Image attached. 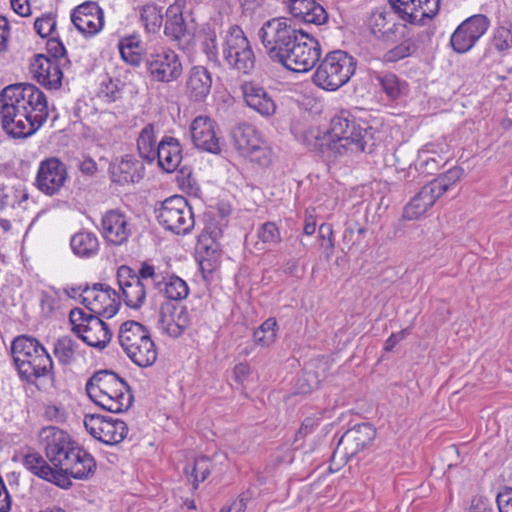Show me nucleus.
Listing matches in <instances>:
<instances>
[{
	"mask_svg": "<svg viewBox=\"0 0 512 512\" xmlns=\"http://www.w3.org/2000/svg\"><path fill=\"white\" fill-rule=\"evenodd\" d=\"M316 145L320 152L331 151L335 155L348 152H369L375 146L372 127H361L346 111H341L330 122V128L323 137H316Z\"/></svg>",
	"mask_w": 512,
	"mask_h": 512,
	"instance_id": "nucleus-1",
	"label": "nucleus"
},
{
	"mask_svg": "<svg viewBox=\"0 0 512 512\" xmlns=\"http://www.w3.org/2000/svg\"><path fill=\"white\" fill-rule=\"evenodd\" d=\"M11 352L21 380L34 384V379L46 375L54 378L52 358L35 337L25 334L15 337Z\"/></svg>",
	"mask_w": 512,
	"mask_h": 512,
	"instance_id": "nucleus-2",
	"label": "nucleus"
},
{
	"mask_svg": "<svg viewBox=\"0 0 512 512\" xmlns=\"http://www.w3.org/2000/svg\"><path fill=\"white\" fill-rule=\"evenodd\" d=\"M356 67V58L347 51H330L322 60L320 59L313 74V82L324 90L336 91L348 83L355 74Z\"/></svg>",
	"mask_w": 512,
	"mask_h": 512,
	"instance_id": "nucleus-3",
	"label": "nucleus"
},
{
	"mask_svg": "<svg viewBox=\"0 0 512 512\" xmlns=\"http://www.w3.org/2000/svg\"><path fill=\"white\" fill-rule=\"evenodd\" d=\"M289 19L280 17L266 21L258 32V36L266 50L267 55L273 62L285 64L292 46L299 38V31L289 23Z\"/></svg>",
	"mask_w": 512,
	"mask_h": 512,
	"instance_id": "nucleus-4",
	"label": "nucleus"
},
{
	"mask_svg": "<svg viewBox=\"0 0 512 512\" xmlns=\"http://www.w3.org/2000/svg\"><path fill=\"white\" fill-rule=\"evenodd\" d=\"M100 317L88 314L79 307L71 309L69 313L72 332L87 345L103 350L110 343L113 333L108 324Z\"/></svg>",
	"mask_w": 512,
	"mask_h": 512,
	"instance_id": "nucleus-5",
	"label": "nucleus"
},
{
	"mask_svg": "<svg viewBox=\"0 0 512 512\" xmlns=\"http://www.w3.org/2000/svg\"><path fill=\"white\" fill-rule=\"evenodd\" d=\"M156 212L158 222L177 235L190 233L195 225L192 207L184 196L174 195L165 199Z\"/></svg>",
	"mask_w": 512,
	"mask_h": 512,
	"instance_id": "nucleus-6",
	"label": "nucleus"
},
{
	"mask_svg": "<svg viewBox=\"0 0 512 512\" xmlns=\"http://www.w3.org/2000/svg\"><path fill=\"white\" fill-rule=\"evenodd\" d=\"M0 97L25 106L38 125H43L48 118L49 110L46 95L37 86L31 83H15L6 86L0 91Z\"/></svg>",
	"mask_w": 512,
	"mask_h": 512,
	"instance_id": "nucleus-7",
	"label": "nucleus"
},
{
	"mask_svg": "<svg viewBox=\"0 0 512 512\" xmlns=\"http://www.w3.org/2000/svg\"><path fill=\"white\" fill-rule=\"evenodd\" d=\"M0 119L3 130L13 138H27L42 126L35 123L25 106L6 97H0Z\"/></svg>",
	"mask_w": 512,
	"mask_h": 512,
	"instance_id": "nucleus-8",
	"label": "nucleus"
},
{
	"mask_svg": "<svg viewBox=\"0 0 512 512\" xmlns=\"http://www.w3.org/2000/svg\"><path fill=\"white\" fill-rule=\"evenodd\" d=\"M39 439L47 460L55 470H60L78 447L66 431L56 426L42 428Z\"/></svg>",
	"mask_w": 512,
	"mask_h": 512,
	"instance_id": "nucleus-9",
	"label": "nucleus"
},
{
	"mask_svg": "<svg viewBox=\"0 0 512 512\" xmlns=\"http://www.w3.org/2000/svg\"><path fill=\"white\" fill-rule=\"evenodd\" d=\"M376 437V429L368 422L354 425L339 439L332 459L347 463L364 449L370 447Z\"/></svg>",
	"mask_w": 512,
	"mask_h": 512,
	"instance_id": "nucleus-10",
	"label": "nucleus"
},
{
	"mask_svg": "<svg viewBox=\"0 0 512 512\" xmlns=\"http://www.w3.org/2000/svg\"><path fill=\"white\" fill-rule=\"evenodd\" d=\"M148 77L155 82L170 83L182 74L179 56L170 49H161L144 55Z\"/></svg>",
	"mask_w": 512,
	"mask_h": 512,
	"instance_id": "nucleus-11",
	"label": "nucleus"
},
{
	"mask_svg": "<svg viewBox=\"0 0 512 512\" xmlns=\"http://www.w3.org/2000/svg\"><path fill=\"white\" fill-rule=\"evenodd\" d=\"M297 39L289 58L285 61L283 67L286 69L301 73L311 70L320 61L321 45L319 41L307 31H299Z\"/></svg>",
	"mask_w": 512,
	"mask_h": 512,
	"instance_id": "nucleus-12",
	"label": "nucleus"
},
{
	"mask_svg": "<svg viewBox=\"0 0 512 512\" xmlns=\"http://www.w3.org/2000/svg\"><path fill=\"white\" fill-rule=\"evenodd\" d=\"M97 468L94 457L82 447H77L75 453L57 470V481L54 485L61 489H70L73 485L70 478L88 480L95 474Z\"/></svg>",
	"mask_w": 512,
	"mask_h": 512,
	"instance_id": "nucleus-13",
	"label": "nucleus"
},
{
	"mask_svg": "<svg viewBox=\"0 0 512 512\" xmlns=\"http://www.w3.org/2000/svg\"><path fill=\"white\" fill-rule=\"evenodd\" d=\"M225 60L229 65L244 74L255 66V56L250 43L240 27H232L226 37L223 49Z\"/></svg>",
	"mask_w": 512,
	"mask_h": 512,
	"instance_id": "nucleus-14",
	"label": "nucleus"
},
{
	"mask_svg": "<svg viewBox=\"0 0 512 512\" xmlns=\"http://www.w3.org/2000/svg\"><path fill=\"white\" fill-rule=\"evenodd\" d=\"M490 21L483 14L473 15L464 20L450 38L452 49L459 54L468 52L488 30Z\"/></svg>",
	"mask_w": 512,
	"mask_h": 512,
	"instance_id": "nucleus-15",
	"label": "nucleus"
},
{
	"mask_svg": "<svg viewBox=\"0 0 512 512\" xmlns=\"http://www.w3.org/2000/svg\"><path fill=\"white\" fill-rule=\"evenodd\" d=\"M67 178L66 164L59 158L50 157L40 162L35 185L43 194L54 196L60 192Z\"/></svg>",
	"mask_w": 512,
	"mask_h": 512,
	"instance_id": "nucleus-16",
	"label": "nucleus"
},
{
	"mask_svg": "<svg viewBox=\"0 0 512 512\" xmlns=\"http://www.w3.org/2000/svg\"><path fill=\"white\" fill-rule=\"evenodd\" d=\"M158 166L167 173L178 170V181L182 183L192 175L191 168L180 166L182 161V146L178 139L172 136H164L156 148Z\"/></svg>",
	"mask_w": 512,
	"mask_h": 512,
	"instance_id": "nucleus-17",
	"label": "nucleus"
},
{
	"mask_svg": "<svg viewBox=\"0 0 512 512\" xmlns=\"http://www.w3.org/2000/svg\"><path fill=\"white\" fill-rule=\"evenodd\" d=\"M96 385L98 394L92 393L95 397L108 395L115 399H125L128 394L133 393L130 385L112 370H99L93 373L88 379L85 390L91 393L92 386Z\"/></svg>",
	"mask_w": 512,
	"mask_h": 512,
	"instance_id": "nucleus-18",
	"label": "nucleus"
},
{
	"mask_svg": "<svg viewBox=\"0 0 512 512\" xmlns=\"http://www.w3.org/2000/svg\"><path fill=\"white\" fill-rule=\"evenodd\" d=\"M116 277L125 305L135 310L141 308L146 299V288L144 282L136 277V271L128 265H121Z\"/></svg>",
	"mask_w": 512,
	"mask_h": 512,
	"instance_id": "nucleus-19",
	"label": "nucleus"
},
{
	"mask_svg": "<svg viewBox=\"0 0 512 512\" xmlns=\"http://www.w3.org/2000/svg\"><path fill=\"white\" fill-rule=\"evenodd\" d=\"M215 129L216 123L208 116L196 117L190 126L194 146L212 154H219L221 146Z\"/></svg>",
	"mask_w": 512,
	"mask_h": 512,
	"instance_id": "nucleus-20",
	"label": "nucleus"
},
{
	"mask_svg": "<svg viewBox=\"0 0 512 512\" xmlns=\"http://www.w3.org/2000/svg\"><path fill=\"white\" fill-rule=\"evenodd\" d=\"M61 63L53 61L44 54L34 56L31 63V72L37 82L47 89L58 90L62 86L63 72Z\"/></svg>",
	"mask_w": 512,
	"mask_h": 512,
	"instance_id": "nucleus-21",
	"label": "nucleus"
},
{
	"mask_svg": "<svg viewBox=\"0 0 512 512\" xmlns=\"http://www.w3.org/2000/svg\"><path fill=\"white\" fill-rule=\"evenodd\" d=\"M159 325L171 337H179L189 326V314L185 307H177L170 301L160 306Z\"/></svg>",
	"mask_w": 512,
	"mask_h": 512,
	"instance_id": "nucleus-22",
	"label": "nucleus"
},
{
	"mask_svg": "<svg viewBox=\"0 0 512 512\" xmlns=\"http://www.w3.org/2000/svg\"><path fill=\"white\" fill-rule=\"evenodd\" d=\"M185 0H176L166 10L164 33L174 41H181L194 34V26L183 15Z\"/></svg>",
	"mask_w": 512,
	"mask_h": 512,
	"instance_id": "nucleus-23",
	"label": "nucleus"
},
{
	"mask_svg": "<svg viewBox=\"0 0 512 512\" xmlns=\"http://www.w3.org/2000/svg\"><path fill=\"white\" fill-rule=\"evenodd\" d=\"M245 103L262 116H271L276 111V104L271 95L259 83L245 81L241 84Z\"/></svg>",
	"mask_w": 512,
	"mask_h": 512,
	"instance_id": "nucleus-24",
	"label": "nucleus"
},
{
	"mask_svg": "<svg viewBox=\"0 0 512 512\" xmlns=\"http://www.w3.org/2000/svg\"><path fill=\"white\" fill-rule=\"evenodd\" d=\"M104 238L113 245H121L131 235L129 222L124 213L119 210H109L102 217Z\"/></svg>",
	"mask_w": 512,
	"mask_h": 512,
	"instance_id": "nucleus-25",
	"label": "nucleus"
},
{
	"mask_svg": "<svg viewBox=\"0 0 512 512\" xmlns=\"http://www.w3.org/2000/svg\"><path fill=\"white\" fill-rule=\"evenodd\" d=\"M212 87V76L207 68L193 66L187 75L185 93L192 102H204L210 94Z\"/></svg>",
	"mask_w": 512,
	"mask_h": 512,
	"instance_id": "nucleus-26",
	"label": "nucleus"
},
{
	"mask_svg": "<svg viewBox=\"0 0 512 512\" xmlns=\"http://www.w3.org/2000/svg\"><path fill=\"white\" fill-rule=\"evenodd\" d=\"M438 187L431 182L424 185L404 207L403 217L407 220H414L425 214L442 196Z\"/></svg>",
	"mask_w": 512,
	"mask_h": 512,
	"instance_id": "nucleus-27",
	"label": "nucleus"
},
{
	"mask_svg": "<svg viewBox=\"0 0 512 512\" xmlns=\"http://www.w3.org/2000/svg\"><path fill=\"white\" fill-rule=\"evenodd\" d=\"M290 14L303 22L322 25L328 21V13L315 0H287Z\"/></svg>",
	"mask_w": 512,
	"mask_h": 512,
	"instance_id": "nucleus-28",
	"label": "nucleus"
},
{
	"mask_svg": "<svg viewBox=\"0 0 512 512\" xmlns=\"http://www.w3.org/2000/svg\"><path fill=\"white\" fill-rule=\"evenodd\" d=\"M111 181L119 185L137 183L144 177L145 167L137 159L126 155L119 164H112L109 168Z\"/></svg>",
	"mask_w": 512,
	"mask_h": 512,
	"instance_id": "nucleus-29",
	"label": "nucleus"
},
{
	"mask_svg": "<svg viewBox=\"0 0 512 512\" xmlns=\"http://www.w3.org/2000/svg\"><path fill=\"white\" fill-rule=\"evenodd\" d=\"M232 138L236 149L241 154H254V152L262 151L261 140L254 126L248 123H241L232 131Z\"/></svg>",
	"mask_w": 512,
	"mask_h": 512,
	"instance_id": "nucleus-30",
	"label": "nucleus"
},
{
	"mask_svg": "<svg viewBox=\"0 0 512 512\" xmlns=\"http://www.w3.org/2000/svg\"><path fill=\"white\" fill-rule=\"evenodd\" d=\"M151 337L149 330L141 323L127 320L121 324L118 332V341L125 353L137 348L145 339Z\"/></svg>",
	"mask_w": 512,
	"mask_h": 512,
	"instance_id": "nucleus-31",
	"label": "nucleus"
},
{
	"mask_svg": "<svg viewBox=\"0 0 512 512\" xmlns=\"http://www.w3.org/2000/svg\"><path fill=\"white\" fill-rule=\"evenodd\" d=\"M414 6L411 12H403L402 20L413 25H424L426 20H432L439 12L441 0H411Z\"/></svg>",
	"mask_w": 512,
	"mask_h": 512,
	"instance_id": "nucleus-32",
	"label": "nucleus"
},
{
	"mask_svg": "<svg viewBox=\"0 0 512 512\" xmlns=\"http://www.w3.org/2000/svg\"><path fill=\"white\" fill-rule=\"evenodd\" d=\"M94 307H90L89 314L105 317L115 316L121 306L120 296L113 288H105V293H94Z\"/></svg>",
	"mask_w": 512,
	"mask_h": 512,
	"instance_id": "nucleus-33",
	"label": "nucleus"
},
{
	"mask_svg": "<svg viewBox=\"0 0 512 512\" xmlns=\"http://www.w3.org/2000/svg\"><path fill=\"white\" fill-rule=\"evenodd\" d=\"M100 431L96 440L106 445H117L122 442L128 434L127 424L120 419H113L112 417L106 418L98 428Z\"/></svg>",
	"mask_w": 512,
	"mask_h": 512,
	"instance_id": "nucleus-34",
	"label": "nucleus"
},
{
	"mask_svg": "<svg viewBox=\"0 0 512 512\" xmlns=\"http://www.w3.org/2000/svg\"><path fill=\"white\" fill-rule=\"evenodd\" d=\"M369 24L378 39H390L397 31L396 15L391 11L373 12Z\"/></svg>",
	"mask_w": 512,
	"mask_h": 512,
	"instance_id": "nucleus-35",
	"label": "nucleus"
},
{
	"mask_svg": "<svg viewBox=\"0 0 512 512\" xmlns=\"http://www.w3.org/2000/svg\"><path fill=\"white\" fill-rule=\"evenodd\" d=\"M23 464L35 476L46 480L52 484L57 481V470L38 453L31 452L24 456Z\"/></svg>",
	"mask_w": 512,
	"mask_h": 512,
	"instance_id": "nucleus-36",
	"label": "nucleus"
},
{
	"mask_svg": "<svg viewBox=\"0 0 512 512\" xmlns=\"http://www.w3.org/2000/svg\"><path fill=\"white\" fill-rule=\"evenodd\" d=\"M70 246L75 255L88 258L97 254L99 241L94 233L81 231L72 236Z\"/></svg>",
	"mask_w": 512,
	"mask_h": 512,
	"instance_id": "nucleus-37",
	"label": "nucleus"
},
{
	"mask_svg": "<svg viewBox=\"0 0 512 512\" xmlns=\"http://www.w3.org/2000/svg\"><path fill=\"white\" fill-rule=\"evenodd\" d=\"M130 360L141 368L152 366L157 360V349L154 341L149 337L144 338L142 344L126 353Z\"/></svg>",
	"mask_w": 512,
	"mask_h": 512,
	"instance_id": "nucleus-38",
	"label": "nucleus"
},
{
	"mask_svg": "<svg viewBox=\"0 0 512 512\" xmlns=\"http://www.w3.org/2000/svg\"><path fill=\"white\" fill-rule=\"evenodd\" d=\"M155 136L153 124H147L137 139V149L140 157L148 163H152L156 157Z\"/></svg>",
	"mask_w": 512,
	"mask_h": 512,
	"instance_id": "nucleus-39",
	"label": "nucleus"
},
{
	"mask_svg": "<svg viewBox=\"0 0 512 512\" xmlns=\"http://www.w3.org/2000/svg\"><path fill=\"white\" fill-rule=\"evenodd\" d=\"M71 21L77 30L85 36L97 34L104 26V13H94V15L71 17Z\"/></svg>",
	"mask_w": 512,
	"mask_h": 512,
	"instance_id": "nucleus-40",
	"label": "nucleus"
},
{
	"mask_svg": "<svg viewBox=\"0 0 512 512\" xmlns=\"http://www.w3.org/2000/svg\"><path fill=\"white\" fill-rule=\"evenodd\" d=\"M366 227L359 225L356 221L349 220L345 223V231L343 233L342 242L348 250L354 247H365Z\"/></svg>",
	"mask_w": 512,
	"mask_h": 512,
	"instance_id": "nucleus-41",
	"label": "nucleus"
},
{
	"mask_svg": "<svg viewBox=\"0 0 512 512\" xmlns=\"http://www.w3.org/2000/svg\"><path fill=\"white\" fill-rule=\"evenodd\" d=\"M162 292L168 299L167 301H180L188 296L189 287L183 279L176 275H171L168 279L164 277Z\"/></svg>",
	"mask_w": 512,
	"mask_h": 512,
	"instance_id": "nucleus-42",
	"label": "nucleus"
},
{
	"mask_svg": "<svg viewBox=\"0 0 512 512\" xmlns=\"http://www.w3.org/2000/svg\"><path fill=\"white\" fill-rule=\"evenodd\" d=\"M76 346L75 341L69 336H64L56 340L53 353L59 364L69 366L75 361Z\"/></svg>",
	"mask_w": 512,
	"mask_h": 512,
	"instance_id": "nucleus-43",
	"label": "nucleus"
},
{
	"mask_svg": "<svg viewBox=\"0 0 512 512\" xmlns=\"http://www.w3.org/2000/svg\"><path fill=\"white\" fill-rule=\"evenodd\" d=\"M277 321L275 318L265 320L253 333L254 341L257 345L268 347L276 340Z\"/></svg>",
	"mask_w": 512,
	"mask_h": 512,
	"instance_id": "nucleus-44",
	"label": "nucleus"
},
{
	"mask_svg": "<svg viewBox=\"0 0 512 512\" xmlns=\"http://www.w3.org/2000/svg\"><path fill=\"white\" fill-rule=\"evenodd\" d=\"M100 398L94 403L101 407L103 410H106L111 413H121L127 411L133 404L134 395L130 393L127 395L125 399H115L112 396L102 395Z\"/></svg>",
	"mask_w": 512,
	"mask_h": 512,
	"instance_id": "nucleus-45",
	"label": "nucleus"
},
{
	"mask_svg": "<svg viewBox=\"0 0 512 512\" xmlns=\"http://www.w3.org/2000/svg\"><path fill=\"white\" fill-rule=\"evenodd\" d=\"M464 170L460 166H455L445 173L438 175L435 179L430 181L435 186H439L440 194L446 193L452 185L458 182L463 176Z\"/></svg>",
	"mask_w": 512,
	"mask_h": 512,
	"instance_id": "nucleus-46",
	"label": "nucleus"
},
{
	"mask_svg": "<svg viewBox=\"0 0 512 512\" xmlns=\"http://www.w3.org/2000/svg\"><path fill=\"white\" fill-rule=\"evenodd\" d=\"M492 44L498 52L512 48V24L498 26L493 33Z\"/></svg>",
	"mask_w": 512,
	"mask_h": 512,
	"instance_id": "nucleus-47",
	"label": "nucleus"
},
{
	"mask_svg": "<svg viewBox=\"0 0 512 512\" xmlns=\"http://www.w3.org/2000/svg\"><path fill=\"white\" fill-rule=\"evenodd\" d=\"M439 168L438 161L433 157H427L422 159L419 157L418 161L414 165V172L412 171V164L409 165V169L404 173V180L407 182H413L416 178V172L421 171L425 174H433Z\"/></svg>",
	"mask_w": 512,
	"mask_h": 512,
	"instance_id": "nucleus-48",
	"label": "nucleus"
},
{
	"mask_svg": "<svg viewBox=\"0 0 512 512\" xmlns=\"http://www.w3.org/2000/svg\"><path fill=\"white\" fill-rule=\"evenodd\" d=\"M383 91L391 100H396L401 95L404 83L393 73H386L378 77Z\"/></svg>",
	"mask_w": 512,
	"mask_h": 512,
	"instance_id": "nucleus-49",
	"label": "nucleus"
},
{
	"mask_svg": "<svg viewBox=\"0 0 512 512\" xmlns=\"http://www.w3.org/2000/svg\"><path fill=\"white\" fill-rule=\"evenodd\" d=\"M141 20L148 32H157L163 23V15L156 6L143 7L141 12Z\"/></svg>",
	"mask_w": 512,
	"mask_h": 512,
	"instance_id": "nucleus-50",
	"label": "nucleus"
},
{
	"mask_svg": "<svg viewBox=\"0 0 512 512\" xmlns=\"http://www.w3.org/2000/svg\"><path fill=\"white\" fill-rule=\"evenodd\" d=\"M211 461L207 456H201L194 460L191 471L193 477V487L197 488L200 482H203L211 473Z\"/></svg>",
	"mask_w": 512,
	"mask_h": 512,
	"instance_id": "nucleus-51",
	"label": "nucleus"
},
{
	"mask_svg": "<svg viewBox=\"0 0 512 512\" xmlns=\"http://www.w3.org/2000/svg\"><path fill=\"white\" fill-rule=\"evenodd\" d=\"M46 49L49 55L48 57L53 61L60 62L62 59H64L65 62L62 65H70L71 62L67 58V50L63 42L58 37L49 38L46 43Z\"/></svg>",
	"mask_w": 512,
	"mask_h": 512,
	"instance_id": "nucleus-52",
	"label": "nucleus"
},
{
	"mask_svg": "<svg viewBox=\"0 0 512 512\" xmlns=\"http://www.w3.org/2000/svg\"><path fill=\"white\" fill-rule=\"evenodd\" d=\"M415 49L416 47L413 42L410 40H405L396 47L390 49L385 54V59L388 62H397L404 59L405 57L410 56L415 51Z\"/></svg>",
	"mask_w": 512,
	"mask_h": 512,
	"instance_id": "nucleus-53",
	"label": "nucleus"
},
{
	"mask_svg": "<svg viewBox=\"0 0 512 512\" xmlns=\"http://www.w3.org/2000/svg\"><path fill=\"white\" fill-rule=\"evenodd\" d=\"M136 277L139 278L141 282L151 279L153 285L159 292L162 293V284L164 283V277L161 274H157L155 272V268L153 265L148 264L147 262H143L138 272H136Z\"/></svg>",
	"mask_w": 512,
	"mask_h": 512,
	"instance_id": "nucleus-54",
	"label": "nucleus"
},
{
	"mask_svg": "<svg viewBox=\"0 0 512 512\" xmlns=\"http://www.w3.org/2000/svg\"><path fill=\"white\" fill-rule=\"evenodd\" d=\"M56 28L55 17L50 13L38 17L34 22V29L41 38H47Z\"/></svg>",
	"mask_w": 512,
	"mask_h": 512,
	"instance_id": "nucleus-55",
	"label": "nucleus"
},
{
	"mask_svg": "<svg viewBox=\"0 0 512 512\" xmlns=\"http://www.w3.org/2000/svg\"><path fill=\"white\" fill-rule=\"evenodd\" d=\"M259 239L264 243L276 244L280 241V233L273 222L264 223L258 232Z\"/></svg>",
	"mask_w": 512,
	"mask_h": 512,
	"instance_id": "nucleus-56",
	"label": "nucleus"
},
{
	"mask_svg": "<svg viewBox=\"0 0 512 512\" xmlns=\"http://www.w3.org/2000/svg\"><path fill=\"white\" fill-rule=\"evenodd\" d=\"M18 189L13 187L0 186V210L14 207L18 202Z\"/></svg>",
	"mask_w": 512,
	"mask_h": 512,
	"instance_id": "nucleus-57",
	"label": "nucleus"
},
{
	"mask_svg": "<svg viewBox=\"0 0 512 512\" xmlns=\"http://www.w3.org/2000/svg\"><path fill=\"white\" fill-rule=\"evenodd\" d=\"M107 416H103L100 414H86L84 417V426L89 434L96 439L99 434L98 428L103 421H105Z\"/></svg>",
	"mask_w": 512,
	"mask_h": 512,
	"instance_id": "nucleus-58",
	"label": "nucleus"
},
{
	"mask_svg": "<svg viewBox=\"0 0 512 512\" xmlns=\"http://www.w3.org/2000/svg\"><path fill=\"white\" fill-rule=\"evenodd\" d=\"M499 512H512V488L506 487L496 497Z\"/></svg>",
	"mask_w": 512,
	"mask_h": 512,
	"instance_id": "nucleus-59",
	"label": "nucleus"
},
{
	"mask_svg": "<svg viewBox=\"0 0 512 512\" xmlns=\"http://www.w3.org/2000/svg\"><path fill=\"white\" fill-rule=\"evenodd\" d=\"M118 48L120 55L125 62L133 66H138L141 61H144V57H142L141 51L128 50V48L120 43L118 44Z\"/></svg>",
	"mask_w": 512,
	"mask_h": 512,
	"instance_id": "nucleus-60",
	"label": "nucleus"
},
{
	"mask_svg": "<svg viewBox=\"0 0 512 512\" xmlns=\"http://www.w3.org/2000/svg\"><path fill=\"white\" fill-rule=\"evenodd\" d=\"M103 11L97 2L94 1H86L80 5H78L75 9H73L71 13V17L75 16H87V15H94V13H100Z\"/></svg>",
	"mask_w": 512,
	"mask_h": 512,
	"instance_id": "nucleus-61",
	"label": "nucleus"
},
{
	"mask_svg": "<svg viewBox=\"0 0 512 512\" xmlns=\"http://www.w3.org/2000/svg\"><path fill=\"white\" fill-rule=\"evenodd\" d=\"M202 51L206 54L209 60L217 58V44L215 33H209L202 43Z\"/></svg>",
	"mask_w": 512,
	"mask_h": 512,
	"instance_id": "nucleus-62",
	"label": "nucleus"
},
{
	"mask_svg": "<svg viewBox=\"0 0 512 512\" xmlns=\"http://www.w3.org/2000/svg\"><path fill=\"white\" fill-rule=\"evenodd\" d=\"M410 334L409 328L402 329L397 333H392L389 338L385 341L384 350L390 352L393 348L403 339Z\"/></svg>",
	"mask_w": 512,
	"mask_h": 512,
	"instance_id": "nucleus-63",
	"label": "nucleus"
},
{
	"mask_svg": "<svg viewBox=\"0 0 512 512\" xmlns=\"http://www.w3.org/2000/svg\"><path fill=\"white\" fill-rule=\"evenodd\" d=\"M492 509L488 506L487 501L482 497H474L467 512H485Z\"/></svg>",
	"mask_w": 512,
	"mask_h": 512,
	"instance_id": "nucleus-64",
	"label": "nucleus"
}]
</instances>
